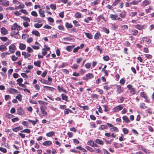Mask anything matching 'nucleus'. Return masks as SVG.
<instances>
[{
    "label": "nucleus",
    "instance_id": "1",
    "mask_svg": "<svg viewBox=\"0 0 154 154\" xmlns=\"http://www.w3.org/2000/svg\"><path fill=\"white\" fill-rule=\"evenodd\" d=\"M128 89L130 90V93L131 95L135 94L136 93V88L133 87V86L131 85H128L127 86Z\"/></svg>",
    "mask_w": 154,
    "mask_h": 154
},
{
    "label": "nucleus",
    "instance_id": "2",
    "mask_svg": "<svg viewBox=\"0 0 154 154\" xmlns=\"http://www.w3.org/2000/svg\"><path fill=\"white\" fill-rule=\"evenodd\" d=\"M142 39L143 42H145V44H146L145 45L148 47L149 44L151 43V40L146 37H143Z\"/></svg>",
    "mask_w": 154,
    "mask_h": 154
},
{
    "label": "nucleus",
    "instance_id": "3",
    "mask_svg": "<svg viewBox=\"0 0 154 154\" xmlns=\"http://www.w3.org/2000/svg\"><path fill=\"white\" fill-rule=\"evenodd\" d=\"M140 96L141 97L144 98L146 102L148 103H150V101L149 100L148 97L145 92H141Z\"/></svg>",
    "mask_w": 154,
    "mask_h": 154
},
{
    "label": "nucleus",
    "instance_id": "4",
    "mask_svg": "<svg viewBox=\"0 0 154 154\" xmlns=\"http://www.w3.org/2000/svg\"><path fill=\"white\" fill-rule=\"evenodd\" d=\"M9 51L12 53H14L15 52V50H17V48L15 45L13 44L9 46Z\"/></svg>",
    "mask_w": 154,
    "mask_h": 154
},
{
    "label": "nucleus",
    "instance_id": "5",
    "mask_svg": "<svg viewBox=\"0 0 154 154\" xmlns=\"http://www.w3.org/2000/svg\"><path fill=\"white\" fill-rule=\"evenodd\" d=\"M115 86L116 87V92L119 94H120L123 92V88L121 87L120 85H116Z\"/></svg>",
    "mask_w": 154,
    "mask_h": 154
},
{
    "label": "nucleus",
    "instance_id": "6",
    "mask_svg": "<svg viewBox=\"0 0 154 154\" xmlns=\"http://www.w3.org/2000/svg\"><path fill=\"white\" fill-rule=\"evenodd\" d=\"M9 2L6 0H0V5L8 6L9 5Z\"/></svg>",
    "mask_w": 154,
    "mask_h": 154
},
{
    "label": "nucleus",
    "instance_id": "7",
    "mask_svg": "<svg viewBox=\"0 0 154 154\" xmlns=\"http://www.w3.org/2000/svg\"><path fill=\"white\" fill-rule=\"evenodd\" d=\"M46 108V107L44 106H42L40 107L42 115V116H46L48 114L47 112L45 110V109Z\"/></svg>",
    "mask_w": 154,
    "mask_h": 154
},
{
    "label": "nucleus",
    "instance_id": "8",
    "mask_svg": "<svg viewBox=\"0 0 154 154\" xmlns=\"http://www.w3.org/2000/svg\"><path fill=\"white\" fill-rule=\"evenodd\" d=\"M20 28L21 27L20 26H18L17 23H15L11 26V28L12 30L17 29L19 31L20 29Z\"/></svg>",
    "mask_w": 154,
    "mask_h": 154
},
{
    "label": "nucleus",
    "instance_id": "9",
    "mask_svg": "<svg viewBox=\"0 0 154 154\" xmlns=\"http://www.w3.org/2000/svg\"><path fill=\"white\" fill-rule=\"evenodd\" d=\"M123 106L122 105H119L118 106L115 107L114 109L116 112H118L120 110H121L123 109Z\"/></svg>",
    "mask_w": 154,
    "mask_h": 154
},
{
    "label": "nucleus",
    "instance_id": "10",
    "mask_svg": "<svg viewBox=\"0 0 154 154\" xmlns=\"http://www.w3.org/2000/svg\"><path fill=\"white\" fill-rule=\"evenodd\" d=\"M52 144V142L50 140H48L42 143V145L44 146H50Z\"/></svg>",
    "mask_w": 154,
    "mask_h": 154
},
{
    "label": "nucleus",
    "instance_id": "11",
    "mask_svg": "<svg viewBox=\"0 0 154 154\" xmlns=\"http://www.w3.org/2000/svg\"><path fill=\"white\" fill-rule=\"evenodd\" d=\"M17 113L20 115H22L24 114V112L23 110L22 109L21 107L17 108Z\"/></svg>",
    "mask_w": 154,
    "mask_h": 154
},
{
    "label": "nucleus",
    "instance_id": "12",
    "mask_svg": "<svg viewBox=\"0 0 154 154\" xmlns=\"http://www.w3.org/2000/svg\"><path fill=\"white\" fill-rule=\"evenodd\" d=\"M1 32L2 34L4 35H6L8 33V30L4 27L2 28L1 29Z\"/></svg>",
    "mask_w": 154,
    "mask_h": 154
},
{
    "label": "nucleus",
    "instance_id": "13",
    "mask_svg": "<svg viewBox=\"0 0 154 154\" xmlns=\"http://www.w3.org/2000/svg\"><path fill=\"white\" fill-rule=\"evenodd\" d=\"M101 36V35L100 33V32H97L95 34L94 36V38L96 40L100 39Z\"/></svg>",
    "mask_w": 154,
    "mask_h": 154
},
{
    "label": "nucleus",
    "instance_id": "14",
    "mask_svg": "<svg viewBox=\"0 0 154 154\" xmlns=\"http://www.w3.org/2000/svg\"><path fill=\"white\" fill-rule=\"evenodd\" d=\"M118 17V15L117 14H111L109 16V17L112 20H116Z\"/></svg>",
    "mask_w": 154,
    "mask_h": 154
},
{
    "label": "nucleus",
    "instance_id": "15",
    "mask_svg": "<svg viewBox=\"0 0 154 154\" xmlns=\"http://www.w3.org/2000/svg\"><path fill=\"white\" fill-rule=\"evenodd\" d=\"M122 119L126 123L129 122L130 121L128 117L126 116H124L122 117Z\"/></svg>",
    "mask_w": 154,
    "mask_h": 154
},
{
    "label": "nucleus",
    "instance_id": "16",
    "mask_svg": "<svg viewBox=\"0 0 154 154\" xmlns=\"http://www.w3.org/2000/svg\"><path fill=\"white\" fill-rule=\"evenodd\" d=\"M62 96V99L64 100H65L66 101L68 102V97L66 95V94H61Z\"/></svg>",
    "mask_w": 154,
    "mask_h": 154
},
{
    "label": "nucleus",
    "instance_id": "17",
    "mask_svg": "<svg viewBox=\"0 0 154 154\" xmlns=\"http://www.w3.org/2000/svg\"><path fill=\"white\" fill-rule=\"evenodd\" d=\"M23 129V128L20 126H17L14 128H13L12 130L15 132H17Z\"/></svg>",
    "mask_w": 154,
    "mask_h": 154
},
{
    "label": "nucleus",
    "instance_id": "18",
    "mask_svg": "<svg viewBox=\"0 0 154 154\" xmlns=\"http://www.w3.org/2000/svg\"><path fill=\"white\" fill-rule=\"evenodd\" d=\"M22 55L24 56L25 58H26L28 57H29L31 56V54L28 53H27L24 51L22 52Z\"/></svg>",
    "mask_w": 154,
    "mask_h": 154
},
{
    "label": "nucleus",
    "instance_id": "19",
    "mask_svg": "<svg viewBox=\"0 0 154 154\" xmlns=\"http://www.w3.org/2000/svg\"><path fill=\"white\" fill-rule=\"evenodd\" d=\"M86 79H91L94 77L93 75L91 73H88L86 75Z\"/></svg>",
    "mask_w": 154,
    "mask_h": 154
},
{
    "label": "nucleus",
    "instance_id": "20",
    "mask_svg": "<svg viewBox=\"0 0 154 154\" xmlns=\"http://www.w3.org/2000/svg\"><path fill=\"white\" fill-rule=\"evenodd\" d=\"M141 2V0H135L131 2V5H136L138 4L139 2Z\"/></svg>",
    "mask_w": 154,
    "mask_h": 154
},
{
    "label": "nucleus",
    "instance_id": "21",
    "mask_svg": "<svg viewBox=\"0 0 154 154\" xmlns=\"http://www.w3.org/2000/svg\"><path fill=\"white\" fill-rule=\"evenodd\" d=\"M151 2L150 1L146 0L144 1L142 3V5L143 6H146L150 3Z\"/></svg>",
    "mask_w": 154,
    "mask_h": 154
},
{
    "label": "nucleus",
    "instance_id": "22",
    "mask_svg": "<svg viewBox=\"0 0 154 154\" xmlns=\"http://www.w3.org/2000/svg\"><path fill=\"white\" fill-rule=\"evenodd\" d=\"M95 142L96 143L98 144H99L101 145H103V144H104V143H103V141L102 140L99 139H97L95 140Z\"/></svg>",
    "mask_w": 154,
    "mask_h": 154
},
{
    "label": "nucleus",
    "instance_id": "23",
    "mask_svg": "<svg viewBox=\"0 0 154 154\" xmlns=\"http://www.w3.org/2000/svg\"><path fill=\"white\" fill-rule=\"evenodd\" d=\"M26 46L25 44L20 43L19 44V48L21 50H24L26 48Z\"/></svg>",
    "mask_w": 154,
    "mask_h": 154
},
{
    "label": "nucleus",
    "instance_id": "24",
    "mask_svg": "<svg viewBox=\"0 0 154 154\" xmlns=\"http://www.w3.org/2000/svg\"><path fill=\"white\" fill-rule=\"evenodd\" d=\"M100 0H95L93 2H91V5L92 6H94L95 5H98V4L100 3Z\"/></svg>",
    "mask_w": 154,
    "mask_h": 154
},
{
    "label": "nucleus",
    "instance_id": "25",
    "mask_svg": "<svg viewBox=\"0 0 154 154\" xmlns=\"http://www.w3.org/2000/svg\"><path fill=\"white\" fill-rule=\"evenodd\" d=\"M38 12L40 17H45V16L44 14V11L42 10L41 9H40L39 10Z\"/></svg>",
    "mask_w": 154,
    "mask_h": 154
},
{
    "label": "nucleus",
    "instance_id": "26",
    "mask_svg": "<svg viewBox=\"0 0 154 154\" xmlns=\"http://www.w3.org/2000/svg\"><path fill=\"white\" fill-rule=\"evenodd\" d=\"M55 132L53 131H51L46 134V135L48 137H51L54 135Z\"/></svg>",
    "mask_w": 154,
    "mask_h": 154
},
{
    "label": "nucleus",
    "instance_id": "27",
    "mask_svg": "<svg viewBox=\"0 0 154 154\" xmlns=\"http://www.w3.org/2000/svg\"><path fill=\"white\" fill-rule=\"evenodd\" d=\"M28 121L29 122H31L33 125L35 126L36 124L38 122V120L37 119H35V121L31 120L30 119H28Z\"/></svg>",
    "mask_w": 154,
    "mask_h": 154
},
{
    "label": "nucleus",
    "instance_id": "28",
    "mask_svg": "<svg viewBox=\"0 0 154 154\" xmlns=\"http://www.w3.org/2000/svg\"><path fill=\"white\" fill-rule=\"evenodd\" d=\"M105 129H107V126L105 125H100L98 128V129L100 131H102Z\"/></svg>",
    "mask_w": 154,
    "mask_h": 154
},
{
    "label": "nucleus",
    "instance_id": "29",
    "mask_svg": "<svg viewBox=\"0 0 154 154\" xmlns=\"http://www.w3.org/2000/svg\"><path fill=\"white\" fill-rule=\"evenodd\" d=\"M85 35L88 38L90 39H91L92 38L93 36L92 34L87 32H85Z\"/></svg>",
    "mask_w": 154,
    "mask_h": 154
},
{
    "label": "nucleus",
    "instance_id": "30",
    "mask_svg": "<svg viewBox=\"0 0 154 154\" xmlns=\"http://www.w3.org/2000/svg\"><path fill=\"white\" fill-rule=\"evenodd\" d=\"M32 33L37 36H40L39 32L37 30L32 31Z\"/></svg>",
    "mask_w": 154,
    "mask_h": 154
},
{
    "label": "nucleus",
    "instance_id": "31",
    "mask_svg": "<svg viewBox=\"0 0 154 154\" xmlns=\"http://www.w3.org/2000/svg\"><path fill=\"white\" fill-rule=\"evenodd\" d=\"M65 26L67 29L71 28L73 27L71 23H69L68 22L66 23Z\"/></svg>",
    "mask_w": 154,
    "mask_h": 154
},
{
    "label": "nucleus",
    "instance_id": "32",
    "mask_svg": "<svg viewBox=\"0 0 154 154\" xmlns=\"http://www.w3.org/2000/svg\"><path fill=\"white\" fill-rule=\"evenodd\" d=\"M9 92L11 93H18V91L17 90L12 88H10L9 90Z\"/></svg>",
    "mask_w": 154,
    "mask_h": 154
},
{
    "label": "nucleus",
    "instance_id": "33",
    "mask_svg": "<svg viewBox=\"0 0 154 154\" xmlns=\"http://www.w3.org/2000/svg\"><path fill=\"white\" fill-rule=\"evenodd\" d=\"M57 89H58L59 91V92H60L61 91H63L65 93L67 92V91H66L65 89H63L62 88H60V87L59 85H58L57 86Z\"/></svg>",
    "mask_w": 154,
    "mask_h": 154
},
{
    "label": "nucleus",
    "instance_id": "34",
    "mask_svg": "<svg viewBox=\"0 0 154 154\" xmlns=\"http://www.w3.org/2000/svg\"><path fill=\"white\" fill-rule=\"evenodd\" d=\"M135 27L139 30H141L143 28V26L140 24H137L135 26Z\"/></svg>",
    "mask_w": 154,
    "mask_h": 154
},
{
    "label": "nucleus",
    "instance_id": "35",
    "mask_svg": "<svg viewBox=\"0 0 154 154\" xmlns=\"http://www.w3.org/2000/svg\"><path fill=\"white\" fill-rule=\"evenodd\" d=\"M41 62L39 60H38L37 61H35L34 63V65L37 67H40V64Z\"/></svg>",
    "mask_w": 154,
    "mask_h": 154
},
{
    "label": "nucleus",
    "instance_id": "36",
    "mask_svg": "<svg viewBox=\"0 0 154 154\" xmlns=\"http://www.w3.org/2000/svg\"><path fill=\"white\" fill-rule=\"evenodd\" d=\"M126 14V12L124 11H123L120 14L119 16L122 18H124L125 17Z\"/></svg>",
    "mask_w": 154,
    "mask_h": 154
},
{
    "label": "nucleus",
    "instance_id": "37",
    "mask_svg": "<svg viewBox=\"0 0 154 154\" xmlns=\"http://www.w3.org/2000/svg\"><path fill=\"white\" fill-rule=\"evenodd\" d=\"M7 49V48L5 46L3 45H2L0 46V51H5Z\"/></svg>",
    "mask_w": 154,
    "mask_h": 154
},
{
    "label": "nucleus",
    "instance_id": "38",
    "mask_svg": "<svg viewBox=\"0 0 154 154\" xmlns=\"http://www.w3.org/2000/svg\"><path fill=\"white\" fill-rule=\"evenodd\" d=\"M75 17L77 18H80L81 17V14L79 12H76L74 15Z\"/></svg>",
    "mask_w": 154,
    "mask_h": 154
},
{
    "label": "nucleus",
    "instance_id": "39",
    "mask_svg": "<svg viewBox=\"0 0 154 154\" xmlns=\"http://www.w3.org/2000/svg\"><path fill=\"white\" fill-rule=\"evenodd\" d=\"M141 149L146 154H149V152L148 150L142 146H141Z\"/></svg>",
    "mask_w": 154,
    "mask_h": 154
},
{
    "label": "nucleus",
    "instance_id": "40",
    "mask_svg": "<svg viewBox=\"0 0 154 154\" xmlns=\"http://www.w3.org/2000/svg\"><path fill=\"white\" fill-rule=\"evenodd\" d=\"M44 88L46 90H49L51 91H53V89H54V88L51 87L49 86H44Z\"/></svg>",
    "mask_w": 154,
    "mask_h": 154
},
{
    "label": "nucleus",
    "instance_id": "41",
    "mask_svg": "<svg viewBox=\"0 0 154 154\" xmlns=\"http://www.w3.org/2000/svg\"><path fill=\"white\" fill-rule=\"evenodd\" d=\"M140 107L143 109H145L147 108V107L145 106V104L143 103H141L140 104Z\"/></svg>",
    "mask_w": 154,
    "mask_h": 154
},
{
    "label": "nucleus",
    "instance_id": "42",
    "mask_svg": "<svg viewBox=\"0 0 154 154\" xmlns=\"http://www.w3.org/2000/svg\"><path fill=\"white\" fill-rule=\"evenodd\" d=\"M73 23L74 24V26L76 27H78L80 26L79 22L76 20H73Z\"/></svg>",
    "mask_w": 154,
    "mask_h": 154
},
{
    "label": "nucleus",
    "instance_id": "43",
    "mask_svg": "<svg viewBox=\"0 0 154 154\" xmlns=\"http://www.w3.org/2000/svg\"><path fill=\"white\" fill-rule=\"evenodd\" d=\"M87 144L93 147L94 144V142L92 140H90L87 142Z\"/></svg>",
    "mask_w": 154,
    "mask_h": 154
},
{
    "label": "nucleus",
    "instance_id": "44",
    "mask_svg": "<svg viewBox=\"0 0 154 154\" xmlns=\"http://www.w3.org/2000/svg\"><path fill=\"white\" fill-rule=\"evenodd\" d=\"M102 29V31L103 32H104L107 34H108L109 32V31L108 29H107L105 27L103 28Z\"/></svg>",
    "mask_w": 154,
    "mask_h": 154
},
{
    "label": "nucleus",
    "instance_id": "45",
    "mask_svg": "<svg viewBox=\"0 0 154 154\" xmlns=\"http://www.w3.org/2000/svg\"><path fill=\"white\" fill-rule=\"evenodd\" d=\"M97 20L99 21H100L101 19H102L103 20L106 21V20L105 19V18L104 17H103L102 15H100L98 16V17L97 18Z\"/></svg>",
    "mask_w": 154,
    "mask_h": 154
},
{
    "label": "nucleus",
    "instance_id": "46",
    "mask_svg": "<svg viewBox=\"0 0 154 154\" xmlns=\"http://www.w3.org/2000/svg\"><path fill=\"white\" fill-rule=\"evenodd\" d=\"M42 24H39L38 23H35L34 24V26L36 28H39L42 26Z\"/></svg>",
    "mask_w": 154,
    "mask_h": 154
},
{
    "label": "nucleus",
    "instance_id": "47",
    "mask_svg": "<svg viewBox=\"0 0 154 154\" xmlns=\"http://www.w3.org/2000/svg\"><path fill=\"white\" fill-rule=\"evenodd\" d=\"M109 130L111 131H118V129L117 127H112L111 128H110L109 129Z\"/></svg>",
    "mask_w": 154,
    "mask_h": 154
},
{
    "label": "nucleus",
    "instance_id": "48",
    "mask_svg": "<svg viewBox=\"0 0 154 154\" xmlns=\"http://www.w3.org/2000/svg\"><path fill=\"white\" fill-rule=\"evenodd\" d=\"M118 26L117 24L115 23H113L112 24V29L113 30H115L117 28Z\"/></svg>",
    "mask_w": 154,
    "mask_h": 154
},
{
    "label": "nucleus",
    "instance_id": "49",
    "mask_svg": "<svg viewBox=\"0 0 154 154\" xmlns=\"http://www.w3.org/2000/svg\"><path fill=\"white\" fill-rule=\"evenodd\" d=\"M20 132L26 133L29 134L30 132V130L29 129L26 128L21 131Z\"/></svg>",
    "mask_w": 154,
    "mask_h": 154
},
{
    "label": "nucleus",
    "instance_id": "50",
    "mask_svg": "<svg viewBox=\"0 0 154 154\" xmlns=\"http://www.w3.org/2000/svg\"><path fill=\"white\" fill-rule=\"evenodd\" d=\"M72 46H68L66 47V50L69 52L72 51Z\"/></svg>",
    "mask_w": 154,
    "mask_h": 154
},
{
    "label": "nucleus",
    "instance_id": "51",
    "mask_svg": "<svg viewBox=\"0 0 154 154\" xmlns=\"http://www.w3.org/2000/svg\"><path fill=\"white\" fill-rule=\"evenodd\" d=\"M86 148L87 150L91 152L95 151L94 150L89 146H87Z\"/></svg>",
    "mask_w": 154,
    "mask_h": 154
},
{
    "label": "nucleus",
    "instance_id": "52",
    "mask_svg": "<svg viewBox=\"0 0 154 154\" xmlns=\"http://www.w3.org/2000/svg\"><path fill=\"white\" fill-rule=\"evenodd\" d=\"M22 95L20 94H19L17 96H16V99H18L19 101H21L22 100Z\"/></svg>",
    "mask_w": 154,
    "mask_h": 154
},
{
    "label": "nucleus",
    "instance_id": "53",
    "mask_svg": "<svg viewBox=\"0 0 154 154\" xmlns=\"http://www.w3.org/2000/svg\"><path fill=\"white\" fill-rule=\"evenodd\" d=\"M92 20V18L91 17H88L86 19H85L84 20V21L85 23H88L89 22V21H91Z\"/></svg>",
    "mask_w": 154,
    "mask_h": 154
},
{
    "label": "nucleus",
    "instance_id": "54",
    "mask_svg": "<svg viewBox=\"0 0 154 154\" xmlns=\"http://www.w3.org/2000/svg\"><path fill=\"white\" fill-rule=\"evenodd\" d=\"M50 8L52 10H55L57 8L56 6L55 5L51 4L50 5Z\"/></svg>",
    "mask_w": 154,
    "mask_h": 154
},
{
    "label": "nucleus",
    "instance_id": "55",
    "mask_svg": "<svg viewBox=\"0 0 154 154\" xmlns=\"http://www.w3.org/2000/svg\"><path fill=\"white\" fill-rule=\"evenodd\" d=\"M21 17L25 21H26L27 22H30V20L29 17Z\"/></svg>",
    "mask_w": 154,
    "mask_h": 154
},
{
    "label": "nucleus",
    "instance_id": "56",
    "mask_svg": "<svg viewBox=\"0 0 154 154\" xmlns=\"http://www.w3.org/2000/svg\"><path fill=\"white\" fill-rule=\"evenodd\" d=\"M5 116L9 119H10L14 117V116L13 115L8 113H6V114Z\"/></svg>",
    "mask_w": 154,
    "mask_h": 154
},
{
    "label": "nucleus",
    "instance_id": "57",
    "mask_svg": "<svg viewBox=\"0 0 154 154\" xmlns=\"http://www.w3.org/2000/svg\"><path fill=\"white\" fill-rule=\"evenodd\" d=\"M103 106L104 108V111L105 112H107L109 110V109L108 108V106L107 105H103Z\"/></svg>",
    "mask_w": 154,
    "mask_h": 154
},
{
    "label": "nucleus",
    "instance_id": "58",
    "mask_svg": "<svg viewBox=\"0 0 154 154\" xmlns=\"http://www.w3.org/2000/svg\"><path fill=\"white\" fill-rule=\"evenodd\" d=\"M121 0H115L112 4V6H115Z\"/></svg>",
    "mask_w": 154,
    "mask_h": 154
},
{
    "label": "nucleus",
    "instance_id": "59",
    "mask_svg": "<svg viewBox=\"0 0 154 154\" xmlns=\"http://www.w3.org/2000/svg\"><path fill=\"white\" fill-rule=\"evenodd\" d=\"M132 32L133 35H136L138 34V31L136 29H133L132 30Z\"/></svg>",
    "mask_w": 154,
    "mask_h": 154
},
{
    "label": "nucleus",
    "instance_id": "60",
    "mask_svg": "<svg viewBox=\"0 0 154 154\" xmlns=\"http://www.w3.org/2000/svg\"><path fill=\"white\" fill-rule=\"evenodd\" d=\"M72 39L69 37H66V38H64L62 39V41H70L72 40Z\"/></svg>",
    "mask_w": 154,
    "mask_h": 154
},
{
    "label": "nucleus",
    "instance_id": "61",
    "mask_svg": "<svg viewBox=\"0 0 154 154\" xmlns=\"http://www.w3.org/2000/svg\"><path fill=\"white\" fill-rule=\"evenodd\" d=\"M123 131L125 134H126L128 133L129 131L127 128H124L123 129Z\"/></svg>",
    "mask_w": 154,
    "mask_h": 154
},
{
    "label": "nucleus",
    "instance_id": "62",
    "mask_svg": "<svg viewBox=\"0 0 154 154\" xmlns=\"http://www.w3.org/2000/svg\"><path fill=\"white\" fill-rule=\"evenodd\" d=\"M17 81V84L19 85V84H21V83L23 82V79L22 78H20L18 79Z\"/></svg>",
    "mask_w": 154,
    "mask_h": 154
},
{
    "label": "nucleus",
    "instance_id": "63",
    "mask_svg": "<svg viewBox=\"0 0 154 154\" xmlns=\"http://www.w3.org/2000/svg\"><path fill=\"white\" fill-rule=\"evenodd\" d=\"M0 39L4 42H6L8 40V38L6 37H0Z\"/></svg>",
    "mask_w": 154,
    "mask_h": 154
},
{
    "label": "nucleus",
    "instance_id": "64",
    "mask_svg": "<svg viewBox=\"0 0 154 154\" xmlns=\"http://www.w3.org/2000/svg\"><path fill=\"white\" fill-rule=\"evenodd\" d=\"M31 14L35 17H36L38 16V14L35 11H33L31 12Z\"/></svg>",
    "mask_w": 154,
    "mask_h": 154
}]
</instances>
